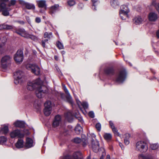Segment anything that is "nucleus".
Returning a JSON list of instances; mask_svg holds the SVG:
<instances>
[{"instance_id": "393cba45", "label": "nucleus", "mask_w": 159, "mask_h": 159, "mask_svg": "<svg viewBox=\"0 0 159 159\" xmlns=\"http://www.w3.org/2000/svg\"><path fill=\"white\" fill-rule=\"evenodd\" d=\"M104 138L107 141H111L112 138L111 135L110 134L105 133L104 135Z\"/></svg>"}, {"instance_id": "39448f33", "label": "nucleus", "mask_w": 159, "mask_h": 159, "mask_svg": "<svg viewBox=\"0 0 159 159\" xmlns=\"http://www.w3.org/2000/svg\"><path fill=\"white\" fill-rule=\"evenodd\" d=\"M119 14L121 18L123 20H125L126 17H128V13L129 10L127 6L123 5L121 6Z\"/></svg>"}, {"instance_id": "412c9836", "label": "nucleus", "mask_w": 159, "mask_h": 159, "mask_svg": "<svg viewBox=\"0 0 159 159\" xmlns=\"http://www.w3.org/2000/svg\"><path fill=\"white\" fill-rule=\"evenodd\" d=\"M76 100L77 104L80 107V105H81L85 110L88 109L89 106L87 102H83L82 103L78 99H76Z\"/></svg>"}, {"instance_id": "5701e85b", "label": "nucleus", "mask_w": 159, "mask_h": 159, "mask_svg": "<svg viewBox=\"0 0 159 159\" xmlns=\"http://www.w3.org/2000/svg\"><path fill=\"white\" fill-rule=\"evenodd\" d=\"M73 156L75 159H83V158L82 154L80 152H75L74 153Z\"/></svg>"}, {"instance_id": "b1692460", "label": "nucleus", "mask_w": 159, "mask_h": 159, "mask_svg": "<svg viewBox=\"0 0 159 159\" xmlns=\"http://www.w3.org/2000/svg\"><path fill=\"white\" fill-rule=\"evenodd\" d=\"M66 119L70 122H71L72 120V114L71 112L68 111L65 114Z\"/></svg>"}, {"instance_id": "8fccbe9b", "label": "nucleus", "mask_w": 159, "mask_h": 159, "mask_svg": "<svg viewBox=\"0 0 159 159\" xmlns=\"http://www.w3.org/2000/svg\"><path fill=\"white\" fill-rule=\"evenodd\" d=\"M35 21L37 23H40L41 21V18L39 17H36L35 19Z\"/></svg>"}, {"instance_id": "f704fd0d", "label": "nucleus", "mask_w": 159, "mask_h": 159, "mask_svg": "<svg viewBox=\"0 0 159 159\" xmlns=\"http://www.w3.org/2000/svg\"><path fill=\"white\" fill-rule=\"evenodd\" d=\"M44 37L45 38L50 39L52 37V33L50 32L48 33V32H45L44 34Z\"/></svg>"}, {"instance_id": "f257e3e1", "label": "nucleus", "mask_w": 159, "mask_h": 159, "mask_svg": "<svg viewBox=\"0 0 159 159\" xmlns=\"http://www.w3.org/2000/svg\"><path fill=\"white\" fill-rule=\"evenodd\" d=\"M43 82L39 78L28 83L27 88L28 90L32 91L35 89V93L37 97L39 98L43 97L47 92V89L43 85Z\"/></svg>"}, {"instance_id": "f03ea898", "label": "nucleus", "mask_w": 159, "mask_h": 159, "mask_svg": "<svg viewBox=\"0 0 159 159\" xmlns=\"http://www.w3.org/2000/svg\"><path fill=\"white\" fill-rule=\"evenodd\" d=\"M12 60V57L9 55H6L3 56L1 60L2 68L6 70L10 66Z\"/></svg>"}, {"instance_id": "69168bd1", "label": "nucleus", "mask_w": 159, "mask_h": 159, "mask_svg": "<svg viewBox=\"0 0 159 159\" xmlns=\"http://www.w3.org/2000/svg\"><path fill=\"white\" fill-rule=\"evenodd\" d=\"M54 58L56 60H58V57L57 56H55L54 57Z\"/></svg>"}, {"instance_id": "7c9ffc66", "label": "nucleus", "mask_w": 159, "mask_h": 159, "mask_svg": "<svg viewBox=\"0 0 159 159\" xmlns=\"http://www.w3.org/2000/svg\"><path fill=\"white\" fill-rule=\"evenodd\" d=\"M105 72L107 74H110L113 73L114 70L112 68H108L105 70Z\"/></svg>"}, {"instance_id": "6e6d98bb", "label": "nucleus", "mask_w": 159, "mask_h": 159, "mask_svg": "<svg viewBox=\"0 0 159 159\" xmlns=\"http://www.w3.org/2000/svg\"><path fill=\"white\" fill-rule=\"evenodd\" d=\"M109 124L111 128H112L113 127H115L114 125V124L111 121H109Z\"/></svg>"}, {"instance_id": "20e7f679", "label": "nucleus", "mask_w": 159, "mask_h": 159, "mask_svg": "<svg viewBox=\"0 0 159 159\" xmlns=\"http://www.w3.org/2000/svg\"><path fill=\"white\" fill-rule=\"evenodd\" d=\"M24 73L22 71L18 70L15 72L14 75L15 84H17L22 83L24 80Z\"/></svg>"}, {"instance_id": "a18cd8bd", "label": "nucleus", "mask_w": 159, "mask_h": 159, "mask_svg": "<svg viewBox=\"0 0 159 159\" xmlns=\"http://www.w3.org/2000/svg\"><path fill=\"white\" fill-rule=\"evenodd\" d=\"M16 3V1L15 0H11L9 2L8 6L9 7L11 6L14 5Z\"/></svg>"}, {"instance_id": "de8ad7c7", "label": "nucleus", "mask_w": 159, "mask_h": 159, "mask_svg": "<svg viewBox=\"0 0 159 159\" xmlns=\"http://www.w3.org/2000/svg\"><path fill=\"white\" fill-rule=\"evenodd\" d=\"M152 5L155 6V7L159 13V3L156 4L155 2H153Z\"/></svg>"}, {"instance_id": "4c0bfd02", "label": "nucleus", "mask_w": 159, "mask_h": 159, "mask_svg": "<svg viewBox=\"0 0 159 159\" xmlns=\"http://www.w3.org/2000/svg\"><path fill=\"white\" fill-rule=\"evenodd\" d=\"M158 147V145L156 143L152 144L150 145V148L152 150H156Z\"/></svg>"}, {"instance_id": "3c124183", "label": "nucleus", "mask_w": 159, "mask_h": 159, "mask_svg": "<svg viewBox=\"0 0 159 159\" xmlns=\"http://www.w3.org/2000/svg\"><path fill=\"white\" fill-rule=\"evenodd\" d=\"M129 139H124V143L126 145H128L129 143Z\"/></svg>"}, {"instance_id": "aec40b11", "label": "nucleus", "mask_w": 159, "mask_h": 159, "mask_svg": "<svg viewBox=\"0 0 159 159\" xmlns=\"http://www.w3.org/2000/svg\"><path fill=\"white\" fill-rule=\"evenodd\" d=\"M16 147L18 148H20L24 146V142L23 139H18L15 144Z\"/></svg>"}, {"instance_id": "79ce46f5", "label": "nucleus", "mask_w": 159, "mask_h": 159, "mask_svg": "<svg viewBox=\"0 0 159 159\" xmlns=\"http://www.w3.org/2000/svg\"><path fill=\"white\" fill-rule=\"evenodd\" d=\"M112 131L116 135L119 136L120 135V134L118 132L117 130L116 129V128L114 127H113L112 128Z\"/></svg>"}, {"instance_id": "0eeeda50", "label": "nucleus", "mask_w": 159, "mask_h": 159, "mask_svg": "<svg viewBox=\"0 0 159 159\" xmlns=\"http://www.w3.org/2000/svg\"><path fill=\"white\" fill-rule=\"evenodd\" d=\"M126 73L125 70H120L117 77L116 82L120 83H122L126 78Z\"/></svg>"}, {"instance_id": "e2e57ef3", "label": "nucleus", "mask_w": 159, "mask_h": 159, "mask_svg": "<svg viewBox=\"0 0 159 159\" xmlns=\"http://www.w3.org/2000/svg\"><path fill=\"white\" fill-rule=\"evenodd\" d=\"M42 41L43 42H44L45 43H47L48 42V39H44V40H43Z\"/></svg>"}, {"instance_id": "5fc2aeb1", "label": "nucleus", "mask_w": 159, "mask_h": 159, "mask_svg": "<svg viewBox=\"0 0 159 159\" xmlns=\"http://www.w3.org/2000/svg\"><path fill=\"white\" fill-rule=\"evenodd\" d=\"M63 159H73V158L69 156H66L64 157Z\"/></svg>"}, {"instance_id": "a19ab883", "label": "nucleus", "mask_w": 159, "mask_h": 159, "mask_svg": "<svg viewBox=\"0 0 159 159\" xmlns=\"http://www.w3.org/2000/svg\"><path fill=\"white\" fill-rule=\"evenodd\" d=\"M57 46L60 49H62L63 48V46L62 43H61V42L58 41L57 43Z\"/></svg>"}, {"instance_id": "2eb2a0df", "label": "nucleus", "mask_w": 159, "mask_h": 159, "mask_svg": "<svg viewBox=\"0 0 159 159\" xmlns=\"http://www.w3.org/2000/svg\"><path fill=\"white\" fill-rule=\"evenodd\" d=\"M15 32L18 34L25 38L28 37L27 35H28V33L23 28H20L16 30L15 31Z\"/></svg>"}, {"instance_id": "774afa93", "label": "nucleus", "mask_w": 159, "mask_h": 159, "mask_svg": "<svg viewBox=\"0 0 159 159\" xmlns=\"http://www.w3.org/2000/svg\"><path fill=\"white\" fill-rule=\"evenodd\" d=\"M87 159H91V158L90 156H88L87 157Z\"/></svg>"}, {"instance_id": "72a5a7b5", "label": "nucleus", "mask_w": 159, "mask_h": 159, "mask_svg": "<svg viewBox=\"0 0 159 159\" xmlns=\"http://www.w3.org/2000/svg\"><path fill=\"white\" fill-rule=\"evenodd\" d=\"M59 7V5L58 4H55L54 5L50 7L51 11L53 12L57 10Z\"/></svg>"}, {"instance_id": "6e6552de", "label": "nucleus", "mask_w": 159, "mask_h": 159, "mask_svg": "<svg viewBox=\"0 0 159 159\" xmlns=\"http://www.w3.org/2000/svg\"><path fill=\"white\" fill-rule=\"evenodd\" d=\"M10 135L12 138H22L24 136L25 134L19 129H16L11 132Z\"/></svg>"}, {"instance_id": "c756f323", "label": "nucleus", "mask_w": 159, "mask_h": 159, "mask_svg": "<svg viewBox=\"0 0 159 159\" xmlns=\"http://www.w3.org/2000/svg\"><path fill=\"white\" fill-rule=\"evenodd\" d=\"M45 108L52 109V103L51 101H48L44 103Z\"/></svg>"}, {"instance_id": "473e14b6", "label": "nucleus", "mask_w": 159, "mask_h": 159, "mask_svg": "<svg viewBox=\"0 0 159 159\" xmlns=\"http://www.w3.org/2000/svg\"><path fill=\"white\" fill-rule=\"evenodd\" d=\"M27 36L28 37H26L25 38H30L32 40L35 41L37 40V38L35 36L33 35L32 34H29L28 33L27 34Z\"/></svg>"}, {"instance_id": "4d7b16f0", "label": "nucleus", "mask_w": 159, "mask_h": 159, "mask_svg": "<svg viewBox=\"0 0 159 159\" xmlns=\"http://www.w3.org/2000/svg\"><path fill=\"white\" fill-rule=\"evenodd\" d=\"M5 24H0V29H5Z\"/></svg>"}, {"instance_id": "6ab92c4d", "label": "nucleus", "mask_w": 159, "mask_h": 159, "mask_svg": "<svg viewBox=\"0 0 159 159\" xmlns=\"http://www.w3.org/2000/svg\"><path fill=\"white\" fill-rule=\"evenodd\" d=\"M14 125L16 127L21 128L24 127L25 124L23 121L17 120L14 123Z\"/></svg>"}, {"instance_id": "ddd939ff", "label": "nucleus", "mask_w": 159, "mask_h": 159, "mask_svg": "<svg viewBox=\"0 0 159 159\" xmlns=\"http://www.w3.org/2000/svg\"><path fill=\"white\" fill-rule=\"evenodd\" d=\"M20 3L23 6L28 9H34L35 7L34 5L28 2H25L24 1H20Z\"/></svg>"}, {"instance_id": "c85d7f7f", "label": "nucleus", "mask_w": 159, "mask_h": 159, "mask_svg": "<svg viewBox=\"0 0 159 159\" xmlns=\"http://www.w3.org/2000/svg\"><path fill=\"white\" fill-rule=\"evenodd\" d=\"M52 109L45 108L44 109V113L45 116H49L52 112Z\"/></svg>"}, {"instance_id": "2f4dec72", "label": "nucleus", "mask_w": 159, "mask_h": 159, "mask_svg": "<svg viewBox=\"0 0 159 159\" xmlns=\"http://www.w3.org/2000/svg\"><path fill=\"white\" fill-rule=\"evenodd\" d=\"M7 141V138L3 136L0 137V143L3 144L5 143Z\"/></svg>"}, {"instance_id": "bf43d9fd", "label": "nucleus", "mask_w": 159, "mask_h": 159, "mask_svg": "<svg viewBox=\"0 0 159 159\" xmlns=\"http://www.w3.org/2000/svg\"><path fill=\"white\" fill-rule=\"evenodd\" d=\"M65 95L63 93H61V98L62 99H64V98Z\"/></svg>"}, {"instance_id": "9b49d317", "label": "nucleus", "mask_w": 159, "mask_h": 159, "mask_svg": "<svg viewBox=\"0 0 159 159\" xmlns=\"http://www.w3.org/2000/svg\"><path fill=\"white\" fill-rule=\"evenodd\" d=\"M62 87L63 89L66 94V101L71 104L72 105L74 104L73 101L72 99V97L70 94V93L65 85L62 84Z\"/></svg>"}, {"instance_id": "09e8293b", "label": "nucleus", "mask_w": 159, "mask_h": 159, "mask_svg": "<svg viewBox=\"0 0 159 159\" xmlns=\"http://www.w3.org/2000/svg\"><path fill=\"white\" fill-rule=\"evenodd\" d=\"M89 116L91 118H94V112L93 111H90L89 113Z\"/></svg>"}, {"instance_id": "603ef678", "label": "nucleus", "mask_w": 159, "mask_h": 159, "mask_svg": "<svg viewBox=\"0 0 159 159\" xmlns=\"http://www.w3.org/2000/svg\"><path fill=\"white\" fill-rule=\"evenodd\" d=\"M139 158L140 159H150L148 157L143 155L140 156Z\"/></svg>"}, {"instance_id": "7ed1b4c3", "label": "nucleus", "mask_w": 159, "mask_h": 159, "mask_svg": "<svg viewBox=\"0 0 159 159\" xmlns=\"http://www.w3.org/2000/svg\"><path fill=\"white\" fill-rule=\"evenodd\" d=\"M148 147L147 143L143 141H139L135 144V150L141 152H146L148 150Z\"/></svg>"}, {"instance_id": "680f3d73", "label": "nucleus", "mask_w": 159, "mask_h": 159, "mask_svg": "<svg viewBox=\"0 0 159 159\" xmlns=\"http://www.w3.org/2000/svg\"><path fill=\"white\" fill-rule=\"evenodd\" d=\"M45 43L42 41V45L43 48H45Z\"/></svg>"}, {"instance_id": "58836bf2", "label": "nucleus", "mask_w": 159, "mask_h": 159, "mask_svg": "<svg viewBox=\"0 0 159 159\" xmlns=\"http://www.w3.org/2000/svg\"><path fill=\"white\" fill-rule=\"evenodd\" d=\"M73 141L75 143H79L81 142V140L80 138L77 137L74 138Z\"/></svg>"}, {"instance_id": "dca6fc26", "label": "nucleus", "mask_w": 159, "mask_h": 159, "mask_svg": "<svg viewBox=\"0 0 159 159\" xmlns=\"http://www.w3.org/2000/svg\"><path fill=\"white\" fill-rule=\"evenodd\" d=\"M33 146L34 143L33 140L30 138H27L26 143L25 145V147L26 148H29Z\"/></svg>"}, {"instance_id": "a878e982", "label": "nucleus", "mask_w": 159, "mask_h": 159, "mask_svg": "<svg viewBox=\"0 0 159 159\" xmlns=\"http://www.w3.org/2000/svg\"><path fill=\"white\" fill-rule=\"evenodd\" d=\"M9 131L8 128V124L7 125H5L4 127L1 129V132H2L4 134H7Z\"/></svg>"}, {"instance_id": "f8f14e48", "label": "nucleus", "mask_w": 159, "mask_h": 159, "mask_svg": "<svg viewBox=\"0 0 159 159\" xmlns=\"http://www.w3.org/2000/svg\"><path fill=\"white\" fill-rule=\"evenodd\" d=\"M92 146L93 151L95 152H98L99 149V143L97 140H93L92 141Z\"/></svg>"}, {"instance_id": "4468645a", "label": "nucleus", "mask_w": 159, "mask_h": 159, "mask_svg": "<svg viewBox=\"0 0 159 159\" xmlns=\"http://www.w3.org/2000/svg\"><path fill=\"white\" fill-rule=\"evenodd\" d=\"M9 0H0V10L2 11L5 9H8L11 10V9L9 7H7L6 2H7Z\"/></svg>"}, {"instance_id": "ea45409f", "label": "nucleus", "mask_w": 159, "mask_h": 159, "mask_svg": "<svg viewBox=\"0 0 159 159\" xmlns=\"http://www.w3.org/2000/svg\"><path fill=\"white\" fill-rule=\"evenodd\" d=\"M4 28L5 29L7 30H10L13 28V26L12 25H9L5 24Z\"/></svg>"}, {"instance_id": "cd10ccee", "label": "nucleus", "mask_w": 159, "mask_h": 159, "mask_svg": "<svg viewBox=\"0 0 159 159\" xmlns=\"http://www.w3.org/2000/svg\"><path fill=\"white\" fill-rule=\"evenodd\" d=\"M82 130V127L79 124H78L75 128V131L76 133L79 134Z\"/></svg>"}, {"instance_id": "338daca9", "label": "nucleus", "mask_w": 159, "mask_h": 159, "mask_svg": "<svg viewBox=\"0 0 159 159\" xmlns=\"http://www.w3.org/2000/svg\"><path fill=\"white\" fill-rule=\"evenodd\" d=\"M100 159H104L103 156V155H102L100 158Z\"/></svg>"}, {"instance_id": "864d4df0", "label": "nucleus", "mask_w": 159, "mask_h": 159, "mask_svg": "<svg viewBox=\"0 0 159 159\" xmlns=\"http://www.w3.org/2000/svg\"><path fill=\"white\" fill-rule=\"evenodd\" d=\"M125 139H129L130 137V135L129 134H126L125 135Z\"/></svg>"}, {"instance_id": "13d9d810", "label": "nucleus", "mask_w": 159, "mask_h": 159, "mask_svg": "<svg viewBox=\"0 0 159 159\" xmlns=\"http://www.w3.org/2000/svg\"><path fill=\"white\" fill-rule=\"evenodd\" d=\"M120 146V147L121 148L122 150H123L124 149V146L121 143H119Z\"/></svg>"}, {"instance_id": "4be33fe9", "label": "nucleus", "mask_w": 159, "mask_h": 159, "mask_svg": "<svg viewBox=\"0 0 159 159\" xmlns=\"http://www.w3.org/2000/svg\"><path fill=\"white\" fill-rule=\"evenodd\" d=\"M133 20L134 23L138 25L142 23L143 19L139 16H137L134 18Z\"/></svg>"}, {"instance_id": "bb28decb", "label": "nucleus", "mask_w": 159, "mask_h": 159, "mask_svg": "<svg viewBox=\"0 0 159 159\" xmlns=\"http://www.w3.org/2000/svg\"><path fill=\"white\" fill-rule=\"evenodd\" d=\"M110 3L111 6L114 8L116 7L118 5V3L117 0H111Z\"/></svg>"}, {"instance_id": "49530a36", "label": "nucleus", "mask_w": 159, "mask_h": 159, "mask_svg": "<svg viewBox=\"0 0 159 159\" xmlns=\"http://www.w3.org/2000/svg\"><path fill=\"white\" fill-rule=\"evenodd\" d=\"M5 42H2V44H0V52H2L4 49Z\"/></svg>"}, {"instance_id": "c03bdc74", "label": "nucleus", "mask_w": 159, "mask_h": 159, "mask_svg": "<svg viewBox=\"0 0 159 159\" xmlns=\"http://www.w3.org/2000/svg\"><path fill=\"white\" fill-rule=\"evenodd\" d=\"M92 1L93 3V6L92 7V8L94 10H96L95 7V5H96V3L98 2V0H92Z\"/></svg>"}, {"instance_id": "e433bc0d", "label": "nucleus", "mask_w": 159, "mask_h": 159, "mask_svg": "<svg viewBox=\"0 0 159 159\" xmlns=\"http://www.w3.org/2000/svg\"><path fill=\"white\" fill-rule=\"evenodd\" d=\"M67 3L69 6L71 7L75 4V0H69L67 1Z\"/></svg>"}, {"instance_id": "9d476101", "label": "nucleus", "mask_w": 159, "mask_h": 159, "mask_svg": "<svg viewBox=\"0 0 159 159\" xmlns=\"http://www.w3.org/2000/svg\"><path fill=\"white\" fill-rule=\"evenodd\" d=\"M61 123V118L59 115H56L53 120L52 126L53 127L56 128L60 125Z\"/></svg>"}, {"instance_id": "0e129e2a", "label": "nucleus", "mask_w": 159, "mask_h": 159, "mask_svg": "<svg viewBox=\"0 0 159 159\" xmlns=\"http://www.w3.org/2000/svg\"><path fill=\"white\" fill-rule=\"evenodd\" d=\"M106 159H110V156L109 155H107Z\"/></svg>"}, {"instance_id": "a211bd4d", "label": "nucleus", "mask_w": 159, "mask_h": 159, "mask_svg": "<svg viewBox=\"0 0 159 159\" xmlns=\"http://www.w3.org/2000/svg\"><path fill=\"white\" fill-rule=\"evenodd\" d=\"M38 7L40 8L46 9L47 7L46 1L45 0H38L36 1Z\"/></svg>"}, {"instance_id": "1a4fd4ad", "label": "nucleus", "mask_w": 159, "mask_h": 159, "mask_svg": "<svg viewBox=\"0 0 159 159\" xmlns=\"http://www.w3.org/2000/svg\"><path fill=\"white\" fill-rule=\"evenodd\" d=\"M14 59L17 63H19L22 62L23 60V54L21 50H18L14 56Z\"/></svg>"}, {"instance_id": "423d86ee", "label": "nucleus", "mask_w": 159, "mask_h": 159, "mask_svg": "<svg viewBox=\"0 0 159 159\" xmlns=\"http://www.w3.org/2000/svg\"><path fill=\"white\" fill-rule=\"evenodd\" d=\"M26 68L31 70L32 72L35 75H39L40 73V69L37 65L35 64H28L26 65Z\"/></svg>"}, {"instance_id": "f3484780", "label": "nucleus", "mask_w": 159, "mask_h": 159, "mask_svg": "<svg viewBox=\"0 0 159 159\" xmlns=\"http://www.w3.org/2000/svg\"><path fill=\"white\" fill-rule=\"evenodd\" d=\"M148 19L151 21H155L158 18L157 14L155 13L152 12L148 15Z\"/></svg>"}, {"instance_id": "052dcab7", "label": "nucleus", "mask_w": 159, "mask_h": 159, "mask_svg": "<svg viewBox=\"0 0 159 159\" xmlns=\"http://www.w3.org/2000/svg\"><path fill=\"white\" fill-rule=\"evenodd\" d=\"M156 35L157 38H159V30L157 31Z\"/></svg>"}, {"instance_id": "37998d69", "label": "nucleus", "mask_w": 159, "mask_h": 159, "mask_svg": "<svg viewBox=\"0 0 159 159\" xmlns=\"http://www.w3.org/2000/svg\"><path fill=\"white\" fill-rule=\"evenodd\" d=\"M95 126H96V128L98 130V131H100L101 130V124L100 123H97L96 124Z\"/></svg>"}, {"instance_id": "c9c22d12", "label": "nucleus", "mask_w": 159, "mask_h": 159, "mask_svg": "<svg viewBox=\"0 0 159 159\" xmlns=\"http://www.w3.org/2000/svg\"><path fill=\"white\" fill-rule=\"evenodd\" d=\"M10 10H9L8 9H5L1 11H2V14L4 16H8L9 15V11Z\"/></svg>"}]
</instances>
